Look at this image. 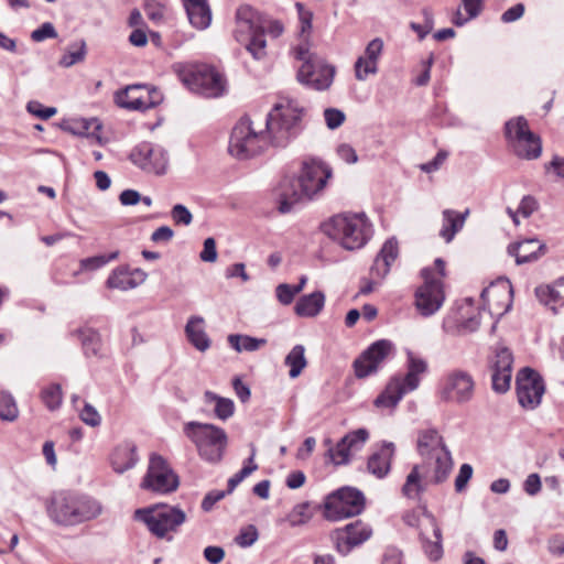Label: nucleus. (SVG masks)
Wrapping results in <instances>:
<instances>
[{"label": "nucleus", "mask_w": 564, "mask_h": 564, "mask_svg": "<svg viewBox=\"0 0 564 564\" xmlns=\"http://www.w3.org/2000/svg\"><path fill=\"white\" fill-rule=\"evenodd\" d=\"M303 108L297 101L286 99L274 106L263 122L269 145L284 148L302 131Z\"/></svg>", "instance_id": "3"}, {"label": "nucleus", "mask_w": 564, "mask_h": 564, "mask_svg": "<svg viewBox=\"0 0 564 564\" xmlns=\"http://www.w3.org/2000/svg\"><path fill=\"white\" fill-rule=\"evenodd\" d=\"M421 274L424 284L415 293V305L420 314L427 317L442 307L445 296L442 281L434 276L432 268L422 269Z\"/></svg>", "instance_id": "12"}, {"label": "nucleus", "mask_w": 564, "mask_h": 564, "mask_svg": "<svg viewBox=\"0 0 564 564\" xmlns=\"http://www.w3.org/2000/svg\"><path fill=\"white\" fill-rule=\"evenodd\" d=\"M269 147V137L263 122L243 116L235 124L229 140V152L237 159H249L262 153Z\"/></svg>", "instance_id": "6"}, {"label": "nucleus", "mask_w": 564, "mask_h": 564, "mask_svg": "<svg viewBox=\"0 0 564 564\" xmlns=\"http://www.w3.org/2000/svg\"><path fill=\"white\" fill-rule=\"evenodd\" d=\"M324 232L347 250L362 248L371 237L372 226L365 214L344 213L324 224Z\"/></svg>", "instance_id": "4"}, {"label": "nucleus", "mask_w": 564, "mask_h": 564, "mask_svg": "<svg viewBox=\"0 0 564 564\" xmlns=\"http://www.w3.org/2000/svg\"><path fill=\"white\" fill-rule=\"evenodd\" d=\"M511 295H512V288L508 284H491L489 288L484 289L481 292V300L485 305L488 306L489 311L492 312L495 310V303L494 301L496 299L502 297L500 305L501 312H496L497 314L501 315L506 312H508L511 307Z\"/></svg>", "instance_id": "29"}, {"label": "nucleus", "mask_w": 564, "mask_h": 564, "mask_svg": "<svg viewBox=\"0 0 564 564\" xmlns=\"http://www.w3.org/2000/svg\"><path fill=\"white\" fill-rule=\"evenodd\" d=\"M41 399L45 406L54 411L62 404V388L58 383H52L41 391Z\"/></svg>", "instance_id": "47"}, {"label": "nucleus", "mask_w": 564, "mask_h": 564, "mask_svg": "<svg viewBox=\"0 0 564 564\" xmlns=\"http://www.w3.org/2000/svg\"><path fill=\"white\" fill-rule=\"evenodd\" d=\"M313 513L308 502H301L293 507L286 517V521L291 527H297L307 523Z\"/></svg>", "instance_id": "46"}, {"label": "nucleus", "mask_w": 564, "mask_h": 564, "mask_svg": "<svg viewBox=\"0 0 564 564\" xmlns=\"http://www.w3.org/2000/svg\"><path fill=\"white\" fill-rule=\"evenodd\" d=\"M180 80L193 93L207 98L224 94L226 80L215 68L206 65L175 64L173 66Z\"/></svg>", "instance_id": "8"}, {"label": "nucleus", "mask_w": 564, "mask_h": 564, "mask_svg": "<svg viewBox=\"0 0 564 564\" xmlns=\"http://www.w3.org/2000/svg\"><path fill=\"white\" fill-rule=\"evenodd\" d=\"M364 508V494L356 488L343 487L327 496L324 516L327 520L339 521L360 514Z\"/></svg>", "instance_id": "10"}, {"label": "nucleus", "mask_w": 564, "mask_h": 564, "mask_svg": "<svg viewBox=\"0 0 564 564\" xmlns=\"http://www.w3.org/2000/svg\"><path fill=\"white\" fill-rule=\"evenodd\" d=\"M334 75L335 67L319 57L313 63L302 64L297 72V79L315 90H325L332 85Z\"/></svg>", "instance_id": "17"}, {"label": "nucleus", "mask_w": 564, "mask_h": 564, "mask_svg": "<svg viewBox=\"0 0 564 564\" xmlns=\"http://www.w3.org/2000/svg\"><path fill=\"white\" fill-rule=\"evenodd\" d=\"M116 104L128 110L144 111L153 108V101L143 98V85H132L115 95Z\"/></svg>", "instance_id": "25"}, {"label": "nucleus", "mask_w": 564, "mask_h": 564, "mask_svg": "<svg viewBox=\"0 0 564 564\" xmlns=\"http://www.w3.org/2000/svg\"><path fill=\"white\" fill-rule=\"evenodd\" d=\"M19 415V410L13 397L9 393L0 395V417L3 421L13 422Z\"/></svg>", "instance_id": "48"}, {"label": "nucleus", "mask_w": 564, "mask_h": 564, "mask_svg": "<svg viewBox=\"0 0 564 564\" xmlns=\"http://www.w3.org/2000/svg\"><path fill=\"white\" fill-rule=\"evenodd\" d=\"M368 438V431L366 429H358L345 435L343 441L347 444L349 451L352 453L360 451Z\"/></svg>", "instance_id": "51"}, {"label": "nucleus", "mask_w": 564, "mask_h": 564, "mask_svg": "<svg viewBox=\"0 0 564 564\" xmlns=\"http://www.w3.org/2000/svg\"><path fill=\"white\" fill-rule=\"evenodd\" d=\"M204 397L206 402L215 403L214 413L217 419L226 421L234 415L235 403L231 399L220 397L212 391H206Z\"/></svg>", "instance_id": "39"}, {"label": "nucleus", "mask_w": 564, "mask_h": 564, "mask_svg": "<svg viewBox=\"0 0 564 564\" xmlns=\"http://www.w3.org/2000/svg\"><path fill=\"white\" fill-rule=\"evenodd\" d=\"M513 153L525 160H535L542 153V143L538 135L534 133L527 134V138L518 140V142L511 147Z\"/></svg>", "instance_id": "33"}, {"label": "nucleus", "mask_w": 564, "mask_h": 564, "mask_svg": "<svg viewBox=\"0 0 564 564\" xmlns=\"http://www.w3.org/2000/svg\"><path fill=\"white\" fill-rule=\"evenodd\" d=\"M491 364L492 371L512 372V352L507 347L497 348Z\"/></svg>", "instance_id": "45"}, {"label": "nucleus", "mask_w": 564, "mask_h": 564, "mask_svg": "<svg viewBox=\"0 0 564 564\" xmlns=\"http://www.w3.org/2000/svg\"><path fill=\"white\" fill-rule=\"evenodd\" d=\"M249 42L246 45L247 51L253 56L256 59H262L267 55V41L264 35L260 32H257L249 36Z\"/></svg>", "instance_id": "50"}, {"label": "nucleus", "mask_w": 564, "mask_h": 564, "mask_svg": "<svg viewBox=\"0 0 564 564\" xmlns=\"http://www.w3.org/2000/svg\"><path fill=\"white\" fill-rule=\"evenodd\" d=\"M257 540L258 531L253 525L242 529L235 539L236 543L241 547L251 546Z\"/></svg>", "instance_id": "63"}, {"label": "nucleus", "mask_w": 564, "mask_h": 564, "mask_svg": "<svg viewBox=\"0 0 564 564\" xmlns=\"http://www.w3.org/2000/svg\"><path fill=\"white\" fill-rule=\"evenodd\" d=\"M189 23L198 29L205 30L212 22V11L207 0H182Z\"/></svg>", "instance_id": "28"}, {"label": "nucleus", "mask_w": 564, "mask_h": 564, "mask_svg": "<svg viewBox=\"0 0 564 564\" xmlns=\"http://www.w3.org/2000/svg\"><path fill=\"white\" fill-rule=\"evenodd\" d=\"M134 518L142 521L148 530L159 539L172 540L170 532H176L186 521V514L177 507L156 506L153 508L138 509Z\"/></svg>", "instance_id": "9"}, {"label": "nucleus", "mask_w": 564, "mask_h": 564, "mask_svg": "<svg viewBox=\"0 0 564 564\" xmlns=\"http://www.w3.org/2000/svg\"><path fill=\"white\" fill-rule=\"evenodd\" d=\"M87 55V44L85 40H79L67 46L65 53L61 56L58 65L64 68H69L75 64L85 61Z\"/></svg>", "instance_id": "38"}, {"label": "nucleus", "mask_w": 564, "mask_h": 564, "mask_svg": "<svg viewBox=\"0 0 564 564\" xmlns=\"http://www.w3.org/2000/svg\"><path fill=\"white\" fill-rule=\"evenodd\" d=\"M345 113L336 108H326L324 110V119L326 122V126L334 130L340 127L345 121Z\"/></svg>", "instance_id": "61"}, {"label": "nucleus", "mask_w": 564, "mask_h": 564, "mask_svg": "<svg viewBox=\"0 0 564 564\" xmlns=\"http://www.w3.org/2000/svg\"><path fill=\"white\" fill-rule=\"evenodd\" d=\"M468 214V209H466L464 213H458L453 209L443 210V225L440 230V236L446 242H451L455 235L464 227Z\"/></svg>", "instance_id": "32"}, {"label": "nucleus", "mask_w": 564, "mask_h": 564, "mask_svg": "<svg viewBox=\"0 0 564 564\" xmlns=\"http://www.w3.org/2000/svg\"><path fill=\"white\" fill-rule=\"evenodd\" d=\"M416 447L419 454L423 457V463L433 468L434 481L444 482L453 469V458L437 430H421L417 435Z\"/></svg>", "instance_id": "7"}, {"label": "nucleus", "mask_w": 564, "mask_h": 564, "mask_svg": "<svg viewBox=\"0 0 564 564\" xmlns=\"http://www.w3.org/2000/svg\"><path fill=\"white\" fill-rule=\"evenodd\" d=\"M325 305V294L321 291L313 292L300 297L295 304L294 311L301 317L317 316Z\"/></svg>", "instance_id": "31"}, {"label": "nucleus", "mask_w": 564, "mask_h": 564, "mask_svg": "<svg viewBox=\"0 0 564 564\" xmlns=\"http://www.w3.org/2000/svg\"><path fill=\"white\" fill-rule=\"evenodd\" d=\"M430 519L433 525V533L436 540L432 542L430 540H425L423 535H421V541L423 550L427 557L432 561H437L443 556L442 532L441 529L437 527L434 517L430 516Z\"/></svg>", "instance_id": "40"}, {"label": "nucleus", "mask_w": 564, "mask_h": 564, "mask_svg": "<svg viewBox=\"0 0 564 564\" xmlns=\"http://www.w3.org/2000/svg\"><path fill=\"white\" fill-rule=\"evenodd\" d=\"M185 334L188 341L199 351H205L210 347V339L205 332L204 318L192 316L185 326Z\"/></svg>", "instance_id": "30"}, {"label": "nucleus", "mask_w": 564, "mask_h": 564, "mask_svg": "<svg viewBox=\"0 0 564 564\" xmlns=\"http://www.w3.org/2000/svg\"><path fill=\"white\" fill-rule=\"evenodd\" d=\"M57 37V32L51 22H44L40 28L31 33V39L34 42H43L46 39Z\"/></svg>", "instance_id": "62"}, {"label": "nucleus", "mask_w": 564, "mask_h": 564, "mask_svg": "<svg viewBox=\"0 0 564 564\" xmlns=\"http://www.w3.org/2000/svg\"><path fill=\"white\" fill-rule=\"evenodd\" d=\"M137 447L132 442L119 444L110 455V465L117 474L133 468L138 463Z\"/></svg>", "instance_id": "27"}, {"label": "nucleus", "mask_w": 564, "mask_h": 564, "mask_svg": "<svg viewBox=\"0 0 564 564\" xmlns=\"http://www.w3.org/2000/svg\"><path fill=\"white\" fill-rule=\"evenodd\" d=\"M308 35L310 34L301 35L300 43L293 46L291 50L292 56L295 59L303 62V64L313 63L319 58V56L311 52Z\"/></svg>", "instance_id": "44"}, {"label": "nucleus", "mask_w": 564, "mask_h": 564, "mask_svg": "<svg viewBox=\"0 0 564 564\" xmlns=\"http://www.w3.org/2000/svg\"><path fill=\"white\" fill-rule=\"evenodd\" d=\"M129 158L134 165L148 173L161 175L166 172L167 153L160 145L142 142L133 148Z\"/></svg>", "instance_id": "16"}, {"label": "nucleus", "mask_w": 564, "mask_h": 564, "mask_svg": "<svg viewBox=\"0 0 564 564\" xmlns=\"http://www.w3.org/2000/svg\"><path fill=\"white\" fill-rule=\"evenodd\" d=\"M420 384V376L406 372L403 378H393L387 388L375 400L378 408H394L403 395L415 390Z\"/></svg>", "instance_id": "18"}, {"label": "nucleus", "mask_w": 564, "mask_h": 564, "mask_svg": "<svg viewBox=\"0 0 564 564\" xmlns=\"http://www.w3.org/2000/svg\"><path fill=\"white\" fill-rule=\"evenodd\" d=\"M350 454L347 444L343 441V438L336 444L335 447H330L328 449V455L333 464L335 465H346L350 460Z\"/></svg>", "instance_id": "52"}, {"label": "nucleus", "mask_w": 564, "mask_h": 564, "mask_svg": "<svg viewBox=\"0 0 564 564\" xmlns=\"http://www.w3.org/2000/svg\"><path fill=\"white\" fill-rule=\"evenodd\" d=\"M102 511L94 498L70 491L54 495L47 508L51 520L63 527H73L96 519Z\"/></svg>", "instance_id": "2"}, {"label": "nucleus", "mask_w": 564, "mask_h": 564, "mask_svg": "<svg viewBox=\"0 0 564 564\" xmlns=\"http://www.w3.org/2000/svg\"><path fill=\"white\" fill-rule=\"evenodd\" d=\"M532 133L527 119L522 116L510 119L505 124V137L510 147L514 145L518 140L527 138V134Z\"/></svg>", "instance_id": "34"}, {"label": "nucleus", "mask_w": 564, "mask_h": 564, "mask_svg": "<svg viewBox=\"0 0 564 564\" xmlns=\"http://www.w3.org/2000/svg\"><path fill=\"white\" fill-rule=\"evenodd\" d=\"M145 279L147 274L141 269L131 270L128 267H119L108 276L107 286L109 289L128 291L142 284Z\"/></svg>", "instance_id": "22"}, {"label": "nucleus", "mask_w": 564, "mask_h": 564, "mask_svg": "<svg viewBox=\"0 0 564 564\" xmlns=\"http://www.w3.org/2000/svg\"><path fill=\"white\" fill-rule=\"evenodd\" d=\"M170 214L173 223L177 226H189L193 221V214L183 204H175Z\"/></svg>", "instance_id": "55"}, {"label": "nucleus", "mask_w": 564, "mask_h": 564, "mask_svg": "<svg viewBox=\"0 0 564 564\" xmlns=\"http://www.w3.org/2000/svg\"><path fill=\"white\" fill-rule=\"evenodd\" d=\"M184 435L195 445L199 457L217 464L225 454L228 436L224 429L209 423L189 421L183 425Z\"/></svg>", "instance_id": "5"}, {"label": "nucleus", "mask_w": 564, "mask_h": 564, "mask_svg": "<svg viewBox=\"0 0 564 564\" xmlns=\"http://www.w3.org/2000/svg\"><path fill=\"white\" fill-rule=\"evenodd\" d=\"M398 241L394 238L388 239L373 261L370 269L371 276L377 280L383 279L389 273L390 267L398 258Z\"/></svg>", "instance_id": "24"}, {"label": "nucleus", "mask_w": 564, "mask_h": 564, "mask_svg": "<svg viewBox=\"0 0 564 564\" xmlns=\"http://www.w3.org/2000/svg\"><path fill=\"white\" fill-rule=\"evenodd\" d=\"M295 8L299 14L301 35L310 34L312 30L313 12L306 9L301 2H296Z\"/></svg>", "instance_id": "58"}, {"label": "nucleus", "mask_w": 564, "mask_h": 564, "mask_svg": "<svg viewBox=\"0 0 564 564\" xmlns=\"http://www.w3.org/2000/svg\"><path fill=\"white\" fill-rule=\"evenodd\" d=\"M383 51V42L381 39L376 37L368 43L365 48L364 54L361 55L364 58L368 59V62H372L378 65L379 58Z\"/></svg>", "instance_id": "57"}, {"label": "nucleus", "mask_w": 564, "mask_h": 564, "mask_svg": "<svg viewBox=\"0 0 564 564\" xmlns=\"http://www.w3.org/2000/svg\"><path fill=\"white\" fill-rule=\"evenodd\" d=\"M26 110L43 120H47L56 115L57 110L54 107H43V105L39 101L32 100L26 105Z\"/></svg>", "instance_id": "59"}, {"label": "nucleus", "mask_w": 564, "mask_h": 564, "mask_svg": "<svg viewBox=\"0 0 564 564\" xmlns=\"http://www.w3.org/2000/svg\"><path fill=\"white\" fill-rule=\"evenodd\" d=\"M394 452L395 446L392 442H383L380 448L369 456L368 471L379 479L384 478L390 471Z\"/></svg>", "instance_id": "23"}, {"label": "nucleus", "mask_w": 564, "mask_h": 564, "mask_svg": "<svg viewBox=\"0 0 564 564\" xmlns=\"http://www.w3.org/2000/svg\"><path fill=\"white\" fill-rule=\"evenodd\" d=\"M512 372L492 371L491 381L492 390L497 393H505L509 390Z\"/></svg>", "instance_id": "56"}, {"label": "nucleus", "mask_w": 564, "mask_h": 564, "mask_svg": "<svg viewBox=\"0 0 564 564\" xmlns=\"http://www.w3.org/2000/svg\"><path fill=\"white\" fill-rule=\"evenodd\" d=\"M532 133L527 119L522 116L510 119L505 124V137L510 147L514 145L518 140L527 138V134Z\"/></svg>", "instance_id": "35"}, {"label": "nucleus", "mask_w": 564, "mask_h": 564, "mask_svg": "<svg viewBox=\"0 0 564 564\" xmlns=\"http://www.w3.org/2000/svg\"><path fill=\"white\" fill-rule=\"evenodd\" d=\"M260 13L248 4L240 6L236 11V30L234 36L238 42H245L259 32Z\"/></svg>", "instance_id": "21"}, {"label": "nucleus", "mask_w": 564, "mask_h": 564, "mask_svg": "<svg viewBox=\"0 0 564 564\" xmlns=\"http://www.w3.org/2000/svg\"><path fill=\"white\" fill-rule=\"evenodd\" d=\"M79 417L85 424L93 427L99 426L101 423L100 414L90 403H85Z\"/></svg>", "instance_id": "60"}, {"label": "nucleus", "mask_w": 564, "mask_h": 564, "mask_svg": "<svg viewBox=\"0 0 564 564\" xmlns=\"http://www.w3.org/2000/svg\"><path fill=\"white\" fill-rule=\"evenodd\" d=\"M516 389L520 405L529 410L540 405L545 391L542 377L535 370L528 367L518 372Z\"/></svg>", "instance_id": "14"}, {"label": "nucleus", "mask_w": 564, "mask_h": 564, "mask_svg": "<svg viewBox=\"0 0 564 564\" xmlns=\"http://www.w3.org/2000/svg\"><path fill=\"white\" fill-rule=\"evenodd\" d=\"M473 477V467L469 464H463L455 478V490L462 492L466 489L468 481Z\"/></svg>", "instance_id": "64"}, {"label": "nucleus", "mask_w": 564, "mask_h": 564, "mask_svg": "<svg viewBox=\"0 0 564 564\" xmlns=\"http://www.w3.org/2000/svg\"><path fill=\"white\" fill-rule=\"evenodd\" d=\"M422 15L423 23L412 22L410 24L411 29L417 33L420 40H423L433 30L434 26L433 14L429 9H423Z\"/></svg>", "instance_id": "54"}, {"label": "nucleus", "mask_w": 564, "mask_h": 564, "mask_svg": "<svg viewBox=\"0 0 564 564\" xmlns=\"http://www.w3.org/2000/svg\"><path fill=\"white\" fill-rule=\"evenodd\" d=\"M332 176V167L321 159H304L297 177H284L275 188L278 210L288 214L296 204L317 198Z\"/></svg>", "instance_id": "1"}, {"label": "nucleus", "mask_w": 564, "mask_h": 564, "mask_svg": "<svg viewBox=\"0 0 564 564\" xmlns=\"http://www.w3.org/2000/svg\"><path fill=\"white\" fill-rule=\"evenodd\" d=\"M229 346L235 349L237 352L242 351H257L261 347L267 345L265 338H256L249 335H240V334H230L227 337Z\"/></svg>", "instance_id": "36"}, {"label": "nucleus", "mask_w": 564, "mask_h": 564, "mask_svg": "<svg viewBox=\"0 0 564 564\" xmlns=\"http://www.w3.org/2000/svg\"><path fill=\"white\" fill-rule=\"evenodd\" d=\"M78 336L82 340L83 349L86 356H97L101 348L99 334L90 328L79 329Z\"/></svg>", "instance_id": "42"}, {"label": "nucleus", "mask_w": 564, "mask_h": 564, "mask_svg": "<svg viewBox=\"0 0 564 564\" xmlns=\"http://www.w3.org/2000/svg\"><path fill=\"white\" fill-rule=\"evenodd\" d=\"M259 24V32L262 35L269 34L274 39L279 37L284 31V26L280 20L271 19L263 14H260Z\"/></svg>", "instance_id": "49"}, {"label": "nucleus", "mask_w": 564, "mask_h": 564, "mask_svg": "<svg viewBox=\"0 0 564 564\" xmlns=\"http://www.w3.org/2000/svg\"><path fill=\"white\" fill-rule=\"evenodd\" d=\"M141 487L159 494H169L177 489L178 477L162 456L152 454Z\"/></svg>", "instance_id": "13"}, {"label": "nucleus", "mask_w": 564, "mask_h": 564, "mask_svg": "<svg viewBox=\"0 0 564 564\" xmlns=\"http://www.w3.org/2000/svg\"><path fill=\"white\" fill-rule=\"evenodd\" d=\"M284 364L290 368L289 377L291 379L297 378L307 366L305 347L301 344L295 345L286 355Z\"/></svg>", "instance_id": "37"}, {"label": "nucleus", "mask_w": 564, "mask_h": 564, "mask_svg": "<svg viewBox=\"0 0 564 564\" xmlns=\"http://www.w3.org/2000/svg\"><path fill=\"white\" fill-rule=\"evenodd\" d=\"M354 68L356 78L361 82L378 73V65L372 62H368V59L362 56L357 58Z\"/></svg>", "instance_id": "53"}, {"label": "nucleus", "mask_w": 564, "mask_h": 564, "mask_svg": "<svg viewBox=\"0 0 564 564\" xmlns=\"http://www.w3.org/2000/svg\"><path fill=\"white\" fill-rule=\"evenodd\" d=\"M476 382L473 375L464 369H453L442 379L438 387L440 398L458 405L470 402L475 395Z\"/></svg>", "instance_id": "11"}, {"label": "nucleus", "mask_w": 564, "mask_h": 564, "mask_svg": "<svg viewBox=\"0 0 564 564\" xmlns=\"http://www.w3.org/2000/svg\"><path fill=\"white\" fill-rule=\"evenodd\" d=\"M393 348V344L388 339H379L371 344L354 361L356 377L361 379L376 373L384 360L392 355Z\"/></svg>", "instance_id": "15"}, {"label": "nucleus", "mask_w": 564, "mask_h": 564, "mask_svg": "<svg viewBox=\"0 0 564 564\" xmlns=\"http://www.w3.org/2000/svg\"><path fill=\"white\" fill-rule=\"evenodd\" d=\"M119 257V251H112L109 254H98L89 258L82 259L79 262V270L73 272V276H77L83 271H95L110 261L116 260Z\"/></svg>", "instance_id": "41"}, {"label": "nucleus", "mask_w": 564, "mask_h": 564, "mask_svg": "<svg viewBox=\"0 0 564 564\" xmlns=\"http://www.w3.org/2000/svg\"><path fill=\"white\" fill-rule=\"evenodd\" d=\"M544 250L545 245L535 238L524 239L508 247V252L516 257L517 264L538 260L544 253Z\"/></svg>", "instance_id": "26"}, {"label": "nucleus", "mask_w": 564, "mask_h": 564, "mask_svg": "<svg viewBox=\"0 0 564 564\" xmlns=\"http://www.w3.org/2000/svg\"><path fill=\"white\" fill-rule=\"evenodd\" d=\"M371 533V529L360 520L347 524L337 532L338 552L345 555L348 554L355 546L366 542Z\"/></svg>", "instance_id": "20"}, {"label": "nucleus", "mask_w": 564, "mask_h": 564, "mask_svg": "<svg viewBox=\"0 0 564 564\" xmlns=\"http://www.w3.org/2000/svg\"><path fill=\"white\" fill-rule=\"evenodd\" d=\"M256 448L251 447V455L246 459L243 467L228 479L227 492H232L235 488L254 470L258 469V465L254 464Z\"/></svg>", "instance_id": "43"}, {"label": "nucleus", "mask_w": 564, "mask_h": 564, "mask_svg": "<svg viewBox=\"0 0 564 564\" xmlns=\"http://www.w3.org/2000/svg\"><path fill=\"white\" fill-rule=\"evenodd\" d=\"M434 481V470L426 463L416 464L405 478L402 494L408 499L419 500L429 485H440Z\"/></svg>", "instance_id": "19"}]
</instances>
